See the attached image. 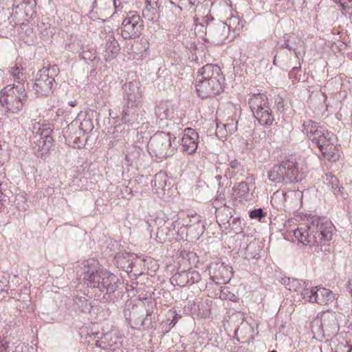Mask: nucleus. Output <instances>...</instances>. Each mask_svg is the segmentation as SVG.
<instances>
[{"label": "nucleus", "mask_w": 352, "mask_h": 352, "mask_svg": "<svg viewBox=\"0 0 352 352\" xmlns=\"http://www.w3.org/2000/svg\"><path fill=\"white\" fill-rule=\"evenodd\" d=\"M40 129H41L42 131L41 132V137L43 136V134L48 133L50 134L52 132V129L50 124H44L40 125Z\"/></svg>", "instance_id": "nucleus-45"}, {"label": "nucleus", "mask_w": 352, "mask_h": 352, "mask_svg": "<svg viewBox=\"0 0 352 352\" xmlns=\"http://www.w3.org/2000/svg\"><path fill=\"white\" fill-rule=\"evenodd\" d=\"M224 78L221 68L212 64L204 65L199 72L196 78L195 87L198 96L201 98L219 94L222 89Z\"/></svg>", "instance_id": "nucleus-3"}, {"label": "nucleus", "mask_w": 352, "mask_h": 352, "mask_svg": "<svg viewBox=\"0 0 352 352\" xmlns=\"http://www.w3.org/2000/svg\"><path fill=\"white\" fill-rule=\"evenodd\" d=\"M58 71L56 65L43 67L36 74L34 89L41 96H47L53 93L56 82L54 76Z\"/></svg>", "instance_id": "nucleus-7"}, {"label": "nucleus", "mask_w": 352, "mask_h": 352, "mask_svg": "<svg viewBox=\"0 0 352 352\" xmlns=\"http://www.w3.org/2000/svg\"><path fill=\"white\" fill-rule=\"evenodd\" d=\"M18 95L16 98L13 96L14 91L10 88H3L0 92V103L1 107L12 113H19L27 100L28 95L24 85L16 87Z\"/></svg>", "instance_id": "nucleus-6"}, {"label": "nucleus", "mask_w": 352, "mask_h": 352, "mask_svg": "<svg viewBox=\"0 0 352 352\" xmlns=\"http://www.w3.org/2000/svg\"><path fill=\"white\" fill-rule=\"evenodd\" d=\"M118 278L111 272L104 270L98 290L106 294L114 293L118 288Z\"/></svg>", "instance_id": "nucleus-15"}, {"label": "nucleus", "mask_w": 352, "mask_h": 352, "mask_svg": "<svg viewBox=\"0 0 352 352\" xmlns=\"http://www.w3.org/2000/svg\"><path fill=\"white\" fill-rule=\"evenodd\" d=\"M38 142L39 148H41L42 151L47 152L52 146L53 138L50 134L45 133L43 134V137L40 138Z\"/></svg>", "instance_id": "nucleus-34"}, {"label": "nucleus", "mask_w": 352, "mask_h": 352, "mask_svg": "<svg viewBox=\"0 0 352 352\" xmlns=\"http://www.w3.org/2000/svg\"><path fill=\"white\" fill-rule=\"evenodd\" d=\"M221 176H219V175L216 176V178H217V180L220 179H221Z\"/></svg>", "instance_id": "nucleus-56"}, {"label": "nucleus", "mask_w": 352, "mask_h": 352, "mask_svg": "<svg viewBox=\"0 0 352 352\" xmlns=\"http://www.w3.org/2000/svg\"><path fill=\"white\" fill-rule=\"evenodd\" d=\"M167 177L164 173H159L155 175L152 184L158 189H163L166 186Z\"/></svg>", "instance_id": "nucleus-35"}, {"label": "nucleus", "mask_w": 352, "mask_h": 352, "mask_svg": "<svg viewBox=\"0 0 352 352\" xmlns=\"http://www.w3.org/2000/svg\"><path fill=\"white\" fill-rule=\"evenodd\" d=\"M160 7L157 1H146V6L142 10L143 17L150 21H157L160 19Z\"/></svg>", "instance_id": "nucleus-21"}, {"label": "nucleus", "mask_w": 352, "mask_h": 352, "mask_svg": "<svg viewBox=\"0 0 352 352\" xmlns=\"http://www.w3.org/2000/svg\"><path fill=\"white\" fill-rule=\"evenodd\" d=\"M176 323H177V320L175 319H173L171 320L170 325L171 326V327H175Z\"/></svg>", "instance_id": "nucleus-53"}, {"label": "nucleus", "mask_w": 352, "mask_h": 352, "mask_svg": "<svg viewBox=\"0 0 352 352\" xmlns=\"http://www.w3.org/2000/svg\"><path fill=\"white\" fill-rule=\"evenodd\" d=\"M317 287H312L310 283L307 281L300 292L302 298L307 302H313L316 292Z\"/></svg>", "instance_id": "nucleus-29"}, {"label": "nucleus", "mask_w": 352, "mask_h": 352, "mask_svg": "<svg viewBox=\"0 0 352 352\" xmlns=\"http://www.w3.org/2000/svg\"><path fill=\"white\" fill-rule=\"evenodd\" d=\"M188 280L186 271L177 272L171 278V282L180 287L188 286Z\"/></svg>", "instance_id": "nucleus-33"}, {"label": "nucleus", "mask_w": 352, "mask_h": 352, "mask_svg": "<svg viewBox=\"0 0 352 352\" xmlns=\"http://www.w3.org/2000/svg\"><path fill=\"white\" fill-rule=\"evenodd\" d=\"M20 85H23V84H12V85H7L6 87H5L4 88H10L11 90H12L14 91V94L13 96H14V98H16L17 97V95H18V92L16 91V90H18V89H16V87H19Z\"/></svg>", "instance_id": "nucleus-47"}, {"label": "nucleus", "mask_w": 352, "mask_h": 352, "mask_svg": "<svg viewBox=\"0 0 352 352\" xmlns=\"http://www.w3.org/2000/svg\"><path fill=\"white\" fill-rule=\"evenodd\" d=\"M316 291L313 302L323 305L332 302L334 299V294L328 289L317 287Z\"/></svg>", "instance_id": "nucleus-22"}, {"label": "nucleus", "mask_w": 352, "mask_h": 352, "mask_svg": "<svg viewBox=\"0 0 352 352\" xmlns=\"http://www.w3.org/2000/svg\"><path fill=\"white\" fill-rule=\"evenodd\" d=\"M104 270H98L94 268L89 269L83 278L85 284L91 288L98 289L102 280V273Z\"/></svg>", "instance_id": "nucleus-18"}, {"label": "nucleus", "mask_w": 352, "mask_h": 352, "mask_svg": "<svg viewBox=\"0 0 352 352\" xmlns=\"http://www.w3.org/2000/svg\"><path fill=\"white\" fill-rule=\"evenodd\" d=\"M333 226L325 217H313L306 224L294 231L295 238L305 245L316 247L315 251H322V246L333 236Z\"/></svg>", "instance_id": "nucleus-1"}, {"label": "nucleus", "mask_w": 352, "mask_h": 352, "mask_svg": "<svg viewBox=\"0 0 352 352\" xmlns=\"http://www.w3.org/2000/svg\"><path fill=\"white\" fill-rule=\"evenodd\" d=\"M219 296L221 299H230V300H234L232 298L235 297V295L230 293L229 291V288L227 287H221L218 293L215 294V296Z\"/></svg>", "instance_id": "nucleus-39"}, {"label": "nucleus", "mask_w": 352, "mask_h": 352, "mask_svg": "<svg viewBox=\"0 0 352 352\" xmlns=\"http://www.w3.org/2000/svg\"><path fill=\"white\" fill-rule=\"evenodd\" d=\"M351 345L349 344L346 342H341L338 344L336 348V352H347L349 349H351Z\"/></svg>", "instance_id": "nucleus-43"}, {"label": "nucleus", "mask_w": 352, "mask_h": 352, "mask_svg": "<svg viewBox=\"0 0 352 352\" xmlns=\"http://www.w3.org/2000/svg\"><path fill=\"white\" fill-rule=\"evenodd\" d=\"M177 144L175 137L172 138L169 133L160 131L150 138L148 148L150 154L154 155L158 159H164L173 155Z\"/></svg>", "instance_id": "nucleus-5"}, {"label": "nucleus", "mask_w": 352, "mask_h": 352, "mask_svg": "<svg viewBox=\"0 0 352 352\" xmlns=\"http://www.w3.org/2000/svg\"><path fill=\"white\" fill-rule=\"evenodd\" d=\"M77 104H78V102H77V100H75L70 101V102H69V104L71 107H76V106L77 105Z\"/></svg>", "instance_id": "nucleus-52"}, {"label": "nucleus", "mask_w": 352, "mask_h": 352, "mask_svg": "<svg viewBox=\"0 0 352 352\" xmlns=\"http://www.w3.org/2000/svg\"><path fill=\"white\" fill-rule=\"evenodd\" d=\"M223 124L226 127V131H227L230 135L234 133L236 130L237 121L232 118H228L226 120V122L223 123Z\"/></svg>", "instance_id": "nucleus-37"}, {"label": "nucleus", "mask_w": 352, "mask_h": 352, "mask_svg": "<svg viewBox=\"0 0 352 352\" xmlns=\"http://www.w3.org/2000/svg\"><path fill=\"white\" fill-rule=\"evenodd\" d=\"M303 177L302 168L298 167L296 161L292 160H287L274 165L268 172L270 181L276 184L298 182Z\"/></svg>", "instance_id": "nucleus-4"}, {"label": "nucleus", "mask_w": 352, "mask_h": 352, "mask_svg": "<svg viewBox=\"0 0 352 352\" xmlns=\"http://www.w3.org/2000/svg\"><path fill=\"white\" fill-rule=\"evenodd\" d=\"M232 215L229 208H224L223 210L216 211V219L219 226H223L226 229L228 228Z\"/></svg>", "instance_id": "nucleus-27"}, {"label": "nucleus", "mask_w": 352, "mask_h": 352, "mask_svg": "<svg viewBox=\"0 0 352 352\" xmlns=\"http://www.w3.org/2000/svg\"><path fill=\"white\" fill-rule=\"evenodd\" d=\"M302 131L308 138L319 148L324 159L336 161L339 158L338 149L333 144L334 135L319 126L313 120H307L302 124Z\"/></svg>", "instance_id": "nucleus-2"}, {"label": "nucleus", "mask_w": 352, "mask_h": 352, "mask_svg": "<svg viewBox=\"0 0 352 352\" xmlns=\"http://www.w3.org/2000/svg\"><path fill=\"white\" fill-rule=\"evenodd\" d=\"M139 108L135 102H129L124 105L122 113V120L126 124L133 125L138 122L139 118Z\"/></svg>", "instance_id": "nucleus-16"}, {"label": "nucleus", "mask_w": 352, "mask_h": 352, "mask_svg": "<svg viewBox=\"0 0 352 352\" xmlns=\"http://www.w3.org/2000/svg\"><path fill=\"white\" fill-rule=\"evenodd\" d=\"M324 183L331 188L333 193L336 196H340L342 195V190L344 188L340 185L339 180L335 176L330 174H326L324 177Z\"/></svg>", "instance_id": "nucleus-26"}, {"label": "nucleus", "mask_w": 352, "mask_h": 352, "mask_svg": "<svg viewBox=\"0 0 352 352\" xmlns=\"http://www.w3.org/2000/svg\"><path fill=\"white\" fill-rule=\"evenodd\" d=\"M241 224V219L239 217H233L232 218L230 221V224L228 226V228H230L231 230H235L237 229Z\"/></svg>", "instance_id": "nucleus-44"}, {"label": "nucleus", "mask_w": 352, "mask_h": 352, "mask_svg": "<svg viewBox=\"0 0 352 352\" xmlns=\"http://www.w3.org/2000/svg\"><path fill=\"white\" fill-rule=\"evenodd\" d=\"M157 226L156 237L160 243L171 241L175 239L177 227L179 226V219L176 220H165L164 218L156 217L154 220Z\"/></svg>", "instance_id": "nucleus-11"}, {"label": "nucleus", "mask_w": 352, "mask_h": 352, "mask_svg": "<svg viewBox=\"0 0 352 352\" xmlns=\"http://www.w3.org/2000/svg\"><path fill=\"white\" fill-rule=\"evenodd\" d=\"M270 352H277L276 350H272Z\"/></svg>", "instance_id": "nucleus-57"}, {"label": "nucleus", "mask_w": 352, "mask_h": 352, "mask_svg": "<svg viewBox=\"0 0 352 352\" xmlns=\"http://www.w3.org/2000/svg\"><path fill=\"white\" fill-rule=\"evenodd\" d=\"M285 47L289 49V50H294L295 52V49H293L291 46H289V44H285Z\"/></svg>", "instance_id": "nucleus-54"}, {"label": "nucleus", "mask_w": 352, "mask_h": 352, "mask_svg": "<svg viewBox=\"0 0 352 352\" xmlns=\"http://www.w3.org/2000/svg\"><path fill=\"white\" fill-rule=\"evenodd\" d=\"M232 196L241 202L249 201L253 199V194L250 192L249 184L245 182H241L234 185Z\"/></svg>", "instance_id": "nucleus-17"}, {"label": "nucleus", "mask_w": 352, "mask_h": 352, "mask_svg": "<svg viewBox=\"0 0 352 352\" xmlns=\"http://www.w3.org/2000/svg\"><path fill=\"white\" fill-rule=\"evenodd\" d=\"M34 129V133H35L36 134H38L41 136V132L42 131V130H41V129H40V125H38V127H36L35 126Z\"/></svg>", "instance_id": "nucleus-50"}, {"label": "nucleus", "mask_w": 352, "mask_h": 352, "mask_svg": "<svg viewBox=\"0 0 352 352\" xmlns=\"http://www.w3.org/2000/svg\"><path fill=\"white\" fill-rule=\"evenodd\" d=\"M253 116L262 126H271L274 121V117L270 106L265 107L263 109L258 111L257 113H254Z\"/></svg>", "instance_id": "nucleus-24"}, {"label": "nucleus", "mask_w": 352, "mask_h": 352, "mask_svg": "<svg viewBox=\"0 0 352 352\" xmlns=\"http://www.w3.org/2000/svg\"><path fill=\"white\" fill-rule=\"evenodd\" d=\"M230 166L232 169H239L241 167V163L234 160L230 162Z\"/></svg>", "instance_id": "nucleus-48"}, {"label": "nucleus", "mask_w": 352, "mask_h": 352, "mask_svg": "<svg viewBox=\"0 0 352 352\" xmlns=\"http://www.w3.org/2000/svg\"><path fill=\"white\" fill-rule=\"evenodd\" d=\"M210 278L217 285L228 283L232 275V268L223 263H212L210 265Z\"/></svg>", "instance_id": "nucleus-12"}, {"label": "nucleus", "mask_w": 352, "mask_h": 352, "mask_svg": "<svg viewBox=\"0 0 352 352\" xmlns=\"http://www.w3.org/2000/svg\"><path fill=\"white\" fill-rule=\"evenodd\" d=\"M321 326L324 331L336 333L339 330V325L334 314L327 313L322 316Z\"/></svg>", "instance_id": "nucleus-20"}, {"label": "nucleus", "mask_w": 352, "mask_h": 352, "mask_svg": "<svg viewBox=\"0 0 352 352\" xmlns=\"http://www.w3.org/2000/svg\"><path fill=\"white\" fill-rule=\"evenodd\" d=\"M229 23L221 21L207 22L206 25V35L208 39L217 45H221L226 43L228 38V34L231 28L232 23H237L239 25V21L237 18H230L228 20Z\"/></svg>", "instance_id": "nucleus-8"}, {"label": "nucleus", "mask_w": 352, "mask_h": 352, "mask_svg": "<svg viewBox=\"0 0 352 352\" xmlns=\"http://www.w3.org/2000/svg\"><path fill=\"white\" fill-rule=\"evenodd\" d=\"M186 272L188 274V279H189L188 285H192L191 270H187Z\"/></svg>", "instance_id": "nucleus-49"}, {"label": "nucleus", "mask_w": 352, "mask_h": 352, "mask_svg": "<svg viewBox=\"0 0 352 352\" xmlns=\"http://www.w3.org/2000/svg\"><path fill=\"white\" fill-rule=\"evenodd\" d=\"M139 85L140 83L138 81H130L124 84L123 89L127 96L129 102H135L137 99L141 97Z\"/></svg>", "instance_id": "nucleus-23"}, {"label": "nucleus", "mask_w": 352, "mask_h": 352, "mask_svg": "<svg viewBox=\"0 0 352 352\" xmlns=\"http://www.w3.org/2000/svg\"><path fill=\"white\" fill-rule=\"evenodd\" d=\"M155 113L157 118L162 121L170 118V111L164 103H160L155 107Z\"/></svg>", "instance_id": "nucleus-32"}, {"label": "nucleus", "mask_w": 352, "mask_h": 352, "mask_svg": "<svg viewBox=\"0 0 352 352\" xmlns=\"http://www.w3.org/2000/svg\"><path fill=\"white\" fill-rule=\"evenodd\" d=\"M301 197L302 193L300 191L284 192L283 191L277 190L271 197V204L277 210L287 207L296 208L300 204Z\"/></svg>", "instance_id": "nucleus-10"}, {"label": "nucleus", "mask_w": 352, "mask_h": 352, "mask_svg": "<svg viewBox=\"0 0 352 352\" xmlns=\"http://www.w3.org/2000/svg\"><path fill=\"white\" fill-rule=\"evenodd\" d=\"M260 246L256 242H250L245 251V257L248 259L258 258L260 255Z\"/></svg>", "instance_id": "nucleus-30"}, {"label": "nucleus", "mask_w": 352, "mask_h": 352, "mask_svg": "<svg viewBox=\"0 0 352 352\" xmlns=\"http://www.w3.org/2000/svg\"><path fill=\"white\" fill-rule=\"evenodd\" d=\"M347 352H352V346H351V349H349Z\"/></svg>", "instance_id": "nucleus-55"}, {"label": "nucleus", "mask_w": 352, "mask_h": 352, "mask_svg": "<svg viewBox=\"0 0 352 352\" xmlns=\"http://www.w3.org/2000/svg\"><path fill=\"white\" fill-rule=\"evenodd\" d=\"M216 134L219 138H226L229 133L226 131V127L223 123H217Z\"/></svg>", "instance_id": "nucleus-41"}, {"label": "nucleus", "mask_w": 352, "mask_h": 352, "mask_svg": "<svg viewBox=\"0 0 352 352\" xmlns=\"http://www.w3.org/2000/svg\"><path fill=\"white\" fill-rule=\"evenodd\" d=\"M94 128L92 122L90 118H85L79 125V129L82 131L84 133L90 132Z\"/></svg>", "instance_id": "nucleus-38"}, {"label": "nucleus", "mask_w": 352, "mask_h": 352, "mask_svg": "<svg viewBox=\"0 0 352 352\" xmlns=\"http://www.w3.org/2000/svg\"><path fill=\"white\" fill-rule=\"evenodd\" d=\"M143 26L140 16L134 12H131L122 23L120 34L124 39L135 38L141 35Z\"/></svg>", "instance_id": "nucleus-9"}, {"label": "nucleus", "mask_w": 352, "mask_h": 352, "mask_svg": "<svg viewBox=\"0 0 352 352\" xmlns=\"http://www.w3.org/2000/svg\"><path fill=\"white\" fill-rule=\"evenodd\" d=\"M118 42L113 37H110L106 43L104 57L106 60H111L116 57L120 52Z\"/></svg>", "instance_id": "nucleus-25"}, {"label": "nucleus", "mask_w": 352, "mask_h": 352, "mask_svg": "<svg viewBox=\"0 0 352 352\" xmlns=\"http://www.w3.org/2000/svg\"><path fill=\"white\" fill-rule=\"evenodd\" d=\"M249 105L253 114L257 113L269 107L267 97L264 94H254L249 100Z\"/></svg>", "instance_id": "nucleus-19"}, {"label": "nucleus", "mask_w": 352, "mask_h": 352, "mask_svg": "<svg viewBox=\"0 0 352 352\" xmlns=\"http://www.w3.org/2000/svg\"><path fill=\"white\" fill-rule=\"evenodd\" d=\"M347 287L351 294H352V278L349 280Z\"/></svg>", "instance_id": "nucleus-51"}, {"label": "nucleus", "mask_w": 352, "mask_h": 352, "mask_svg": "<svg viewBox=\"0 0 352 352\" xmlns=\"http://www.w3.org/2000/svg\"><path fill=\"white\" fill-rule=\"evenodd\" d=\"M339 3L343 10H347L352 8V0H335Z\"/></svg>", "instance_id": "nucleus-42"}, {"label": "nucleus", "mask_w": 352, "mask_h": 352, "mask_svg": "<svg viewBox=\"0 0 352 352\" xmlns=\"http://www.w3.org/2000/svg\"><path fill=\"white\" fill-rule=\"evenodd\" d=\"M199 144V134L193 129L186 128L184 130L181 141L182 150L188 155L195 153Z\"/></svg>", "instance_id": "nucleus-13"}, {"label": "nucleus", "mask_w": 352, "mask_h": 352, "mask_svg": "<svg viewBox=\"0 0 352 352\" xmlns=\"http://www.w3.org/2000/svg\"><path fill=\"white\" fill-rule=\"evenodd\" d=\"M22 68H20L19 66L16 65L12 67L10 74L13 78L14 82L18 84H23V82L25 80V76L22 72Z\"/></svg>", "instance_id": "nucleus-36"}, {"label": "nucleus", "mask_w": 352, "mask_h": 352, "mask_svg": "<svg viewBox=\"0 0 352 352\" xmlns=\"http://www.w3.org/2000/svg\"><path fill=\"white\" fill-rule=\"evenodd\" d=\"M94 3L100 10L108 11L117 8L116 0H94Z\"/></svg>", "instance_id": "nucleus-31"}, {"label": "nucleus", "mask_w": 352, "mask_h": 352, "mask_svg": "<svg viewBox=\"0 0 352 352\" xmlns=\"http://www.w3.org/2000/svg\"><path fill=\"white\" fill-rule=\"evenodd\" d=\"M191 277H192V285L195 283H198L201 280L200 274L195 270H191Z\"/></svg>", "instance_id": "nucleus-46"}, {"label": "nucleus", "mask_w": 352, "mask_h": 352, "mask_svg": "<svg viewBox=\"0 0 352 352\" xmlns=\"http://www.w3.org/2000/svg\"><path fill=\"white\" fill-rule=\"evenodd\" d=\"M265 215L266 212H265L261 208L252 210L249 213V217L250 219H257L258 220H261Z\"/></svg>", "instance_id": "nucleus-40"}, {"label": "nucleus", "mask_w": 352, "mask_h": 352, "mask_svg": "<svg viewBox=\"0 0 352 352\" xmlns=\"http://www.w3.org/2000/svg\"><path fill=\"white\" fill-rule=\"evenodd\" d=\"M202 232V228H201L200 221L193 225L189 226H185L179 221V226L176 229V234L175 239L179 240H187L188 236H190L191 239H199L200 233Z\"/></svg>", "instance_id": "nucleus-14"}, {"label": "nucleus", "mask_w": 352, "mask_h": 352, "mask_svg": "<svg viewBox=\"0 0 352 352\" xmlns=\"http://www.w3.org/2000/svg\"><path fill=\"white\" fill-rule=\"evenodd\" d=\"M306 282L307 281L290 278L283 279V283L285 285L286 288L292 292H301Z\"/></svg>", "instance_id": "nucleus-28"}]
</instances>
